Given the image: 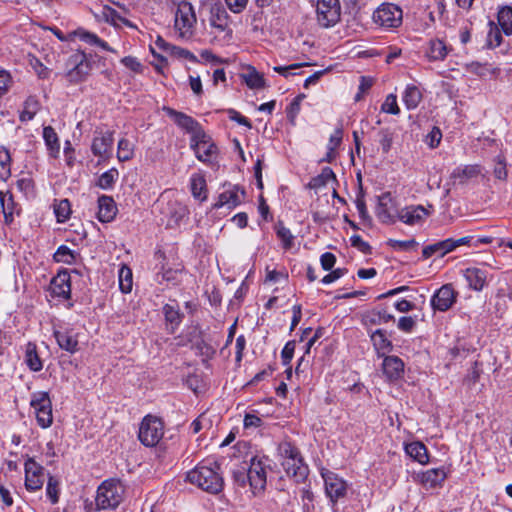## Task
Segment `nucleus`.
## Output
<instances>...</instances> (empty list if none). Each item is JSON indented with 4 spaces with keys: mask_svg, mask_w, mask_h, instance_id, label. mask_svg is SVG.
Instances as JSON below:
<instances>
[{
    "mask_svg": "<svg viewBox=\"0 0 512 512\" xmlns=\"http://www.w3.org/2000/svg\"><path fill=\"white\" fill-rule=\"evenodd\" d=\"M458 293L451 284L440 287L431 298V306L440 312L449 310L456 302Z\"/></svg>",
    "mask_w": 512,
    "mask_h": 512,
    "instance_id": "nucleus-13",
    "label": "nucleus"
},
{
    "mask_svg": "<svg viewBox=\"0 0 512 512\" xmlns=\"http://www.w3.org/2000/svg\"><path fill=\"white\" fill-rule=\"evenodd\" d=\"M124 485L115 479L104 481L97 489L96 506L98 509H115L123 501Z\"/></svg>",
    "mask_w": 512,
    "mask_h": 512,
    "instance_id": "nucleus-3",
    "label": "nucleus"
},
{
    "mask_svg": "<svg viewBox=\"0 0 512 512\" xmlns=\"http://www.w3.org/2000/svg\"><path fill=\"white\" fill-rule=\"evenodd\" d=\"M30 406L34 409L37 424L41 428L46 429L53 424L52 402L48 392L32 393Z\"/></svg>",
    "mask_w": 512,
    "mask_h": 512,
    "instance_id": "nucleus-5",
    "label": "nucleus"
},
{
    "mask_svg": "<svg viewBox=\"0 0 512 512\" xmlns=\"http://www.w3.org/2000/svg\"><path fill=\"white\" fill-rule=\"evenodd\" d=\"M278 451L282 461L291 460L301 455L298 448L288 441L281 442L278 446Z\"/></svg>",
    "mask_w": 512,
    "mask_h": 512,
    "instance_id": "nucleus-52",
    "label": "nucleus"
},
{
    "mask_svg": "<svg viewBox=\"0 0 512 512\" xmlns=\"http://www.w3.org/2000/svg\"><path fill=\"white\" fill-rule=\"evenodd\" d=\"M388 246H390L392 249L397 251H406L411 249L416 245V242L414 239L410 240H395V239H389L387 241Z\"/></svg>",
    "mask_w": 512,
    "mask_h": 512,
    "instance_id": "nucleus-59",
    "label": "nucleus"
},
{
    "mask_svg": "<svg viewBox=\"0 0 512 512\" xmlns=\"http://www.w3.org/2000/svg\"><path fill=\"white\" fill-rule=\"evenodd\" d=\"M122 64L128 69L132 70L136 73L142 72V64L137 60V58L132 56H126L121 60Z\"/></svg>",
    "mask_w": 512,
    "mask_h": 512,
    "instance_id": "nucleus-64",
    "label": "nucleus"
},
{
    "mask_svg": "<svg viewBox=\"0 0 512 512\" xmlns=\"http://www.w3.org/2000/svg\"><path fill=\"white\" fill-rule=\"evenodd\" d=\"M113 143L114 137L112 132L96 133L91 144V151L94 156L106 160L111 155Z\"/></svg>",
    "mask_w": 512,
    "mask_h": 512,
    "instance_id": "nucleus-15",
    "label": "nucleus"
},
{
    "mask_svg": "<svg viewBox=\"0 0 512 512\" xmlns=\"http://www.w3.org/2000/svg\"><path fill=\"white\" fill-rule=\"evenodd\" d=\"M24 469L26 489L31 492L40 490L44 484V468L33 458H29L25 462Z\"/></svg>",
    "mask_w": 512,
    "mask_h": 512,
    "instance_id": "nucleus-12",
    "label": "nucleus"
},
{
    "mask_svg": "<svg viewBox=\"0 0 512 512\" xmlns=\"http://www.w3.org/2000/svg\"><path fill=\"white\" fill-rule=\"evenodd\" d=\"M382 371L388 381H396L403 377L404 362L397 356H384Z\"/></svg>",
    "mask_w": 512,
    "mask_h": 512,
    "instance_id": "nucleus-22",
    "label": "nucleus"
},
{
    "mask_svg": "<svg viewBox=\"0 0 512 512\" xmlns=\"http://www.w3.org/2000/svg\"><path fill=\"white\" fill-rule=\"evenodd\" d=\"M12 84L11 74L4 69L0 70V98H2L9 90Z\"/></svg>",
    "mask_w": 512,
    "mask_h": 512,
    "instance_id": "nucleus-60",
    "label": "nucleus"
},
{
    "mask_svg": "<svg viewBox=\"0 0 512 512\" xmlns=\"http://www.w3.org/2000/svg\"><path fill=\"white\" fill-rule=\"evenodd\" d=\"M168 221L169 227L177 226L180 221L187 215V208L181 203L174 201L169 202Z\"/></svg>",
    "mask_w": 512,
    "mask_h": 512,
    "instance_id": "nucleus-37",
    "label": "nucleus"
},
{
    "mask_svg": "<svg viewBox=\"0 0 512 512\" xmlns=\"http://www.w3.org/2000/svg\"><path fill=\"white\" fill-rule=\"evenodd\" d=\"M177 5L175 28L181 38L188 39L193 35L196 15L190 2H173Z\"/></svg>",
    "mask_w": 512,
    "mask_h": 512,
    "instance_id": "nucleus-7",
    "label": "nucleus"
},
{
    "mask_svg": "<svg viewBox=\"0 0 512 512\" xmlns=\"http://www.w3.org/2000/svg\"><path fill=\"white\" fill-rule=\"evenodd\" d=\"M29 63L39 78L47 79L49 77L50 70L37 57H32Z\"/></svg>",
    "mask_w": 512,
    "mask_h": 512,
    "instance_id": "nucleus-57",
    "label": "nucleus"
},
{
    "mask_svg": "<svg viewBox=\"0 0 512 512\" xmlns=\"http://www.w3.org/2000/svg\"><path fill=\"white\" fill-rule=\"evenodd\" d=\"M405 452L420 464H426L429 461L427 448L422 442L414 441L407 444L405 446Z\"/></svg>",
    "mask_w": 512,
    "mask_h": 512,
    "instance_id": "nucleus-33",
    "label": "nucleus"
},
{
    "mask_svg": "<svg viewBox=\"0 0 512 512\" xmlns=\"http://www.w3.org/2000/svg\"><path fill=\"white\" fill-rule=\"evenodd\" d=\"M209 22L218 33H224L229 38L232 36L230 16L223 6L215 4L211 7Z\"/></svg>",
    "mask_w": 512,
    "mask_h": 512,
    "instance_id": "nucleus-14",
    "label": "nucleus"
},
{
    "mask_svg": "<svg viewBox=\"0 0 512 512\" xmlns=\"http://www.w3.org/2000/svg\"><path fill=\"white\" fill-rule=\"evenodd\" d=\"M227 8L235 14L242 13L249 2V0H224Z\"/></svg>",
    "mask_w": 512,
    "mask_h": 512,
    "instance_id": "nucleus-62",
    "label": "nucleus"
},
{
    "mask_svg": "<svg viewBox=\"0 0 512 512\" xmlns=\"http://www.w3.org/2000/svg\"><path fill=\"white\" fill-rule=\"evenodd\" d=\"M77 35H78L80 40H82V41H84V42H86V43H88L90 45H95V46H98V47L102 48L105 51L116 53V50L111 48L106 41L100 39L94 33L87 32V31H84V30H80V31L77 32Z\"/></svg>",
    "mask_w": 512,
    "mask_h": 512,
    "instance_id": "nucleus-40",
    "label": "nucleus"
},
{
    "mask_svg": "<svg viewBox=\"0 0 512 512\" xmlns=\"http://www.w3.org/2000/svg\"><path fill=\"white\" fill-rule=\"evenodd\" d=\"M119 288L121 292L127 294L132 291L133 275L131 269L122 265L118 271Z\"/></svg>",
    "mask_w": 512,
    "mask_h": 512,
    "instance_id": "nucleus-41",
    "label": "nucleus"
},
{
    "mask_svg": "<svg viewBox=\"0 0 512 512\" xmlns=\"http://www.w3.org/2000/svg\"><path fill=\"white\" fill-rule=\"evenodd\" d=\"M277 237L282 241L284 249H290L293 246L294 236L291 231L286 228L281 221L275 226Z\"/></svg>",
    "mask_w": 512,
    "mask_h": 512,
    "instance_id": "nucleus-49",
    "label": "nucleus"
},
{
    "mask_svg": "<svg viewBox=\"0 0 512 512\" xmlns=\"http://www.w3.org/2000/svg\"><path fill=\"white\" fill-rule=\"evenodd\" d=\"M317 21L320 26L330 28L336 25L341 16L339 0H318L316 4Z\"/></svg>",
    "mask_w": 512,
    "mask_h": 512,
    "instance_id": "nucleus-9",
    "label": "nucleus"
},
{
    "mask_svg": "<svg viewBox=\"0 0 512 512\" xmlns=\"http://www.w3.org/2000/svg\"><path fill=\"white\" fill-rule=\"evenodd\" d=\"M247 480L253 494L264 490L266 486V459L258 456L251 458L249 468L247 469Z\"/></svg>",
    "mask_w": 512,
    "mask_h": 512,
    "instance_id": "nucleus-11",
    "label": "nucleus"
},
{
    "mask_svg": "<svg viewBox=\"0 0 512 512\" xmlns=\"http://www.w3.org/2000/svg\"><path fill=\"white\" fill-rule=\"evenodd\" d=\"M428 215L429 212L422 205H411L400 209L396 218L407 225L413 226L422 224Z\"/></svg>",
    "mask_w": 512,
    "mask_h": 512,
    "instance_id": "nucleus-16",
    "label": "nucleus"
},
{
    "mask_svg": "<svg viewBox=\"0 0 512 512\" xmlns=\"http://www.w3.org/2000/svg\"><path fill=\"white\" fill-rule=\"evenodd\" d=\"M286 474L297 483L303 482L308 475V466L304 463L301 455L294 459L282 461Z\"/></svg>",
    "mask_w": 512,
    "mask_h": 512,
    "instance_id": "nucleus-19",
    "label": "nucleus"
},
{
    "mask_svg": "<svg viewBox=\"0 0 512 512\" xmlns=\"http://www.w3.org/2000/svg\"><path fill=\"white\" fill-rule=\"evenodd\" d=\"M11 175V156L7 149L0 147V178L5 180Z\"/></svg>",
    "mask_w": 512,
    "mask_h": 512,
    "instance_id": "nucleus-50",
    "label": "nucleus"
},
{
    "mask_svg": "<svg viewBox=\"0 0 512 512\" xmlns=\"http://www.w3.org/2000/svg\"><path fill=\"white\" fill-rule=\"evenodd\" d=\"M370 338L379 357L387 356V353L393 348L392 342L387 338L385 331L382 329L375 330Z\"/></svg>",
    "mask_w": 512,
    "mask_h": 512,
    "instance_id": "nucleus-30",
    "label": "nucleus"
},
{
    "mask_svg": "<svg viewBox=\"0 0 512 512\" xmlns=\"http://www.w3.org/2000/svg\"><path fill=\"white\" fill-rule=\"evenodd\" d=\"M43 138L46 146L48 147L49 154L52 157H56L60 150V144L57 133L51 126L44 127Z\"/></svg>",
    "mask_w": 512,
    "mask_h": 512,
    "instance_id": "nucleus-39",
    "label": "nucleus"
},
{
    "mask_svg": "<svg viewBox=\"0 0 512 512\" xmlns=\"http://www.w3.org/2000/svg\"><path fill=\"white\" fill-rule=\"evenodd\" d=\"M134 156V145L128 139H120L117 147V158L124 162L132 159Z\"/></svg>",
    "mask_w": 512,
    "mask_h": 512,
    "instance_id": "nucleus-48",
    "label": "nucleus"
},
{
    "mask_svg": "<svg viewBox=\"0 0 512 512\" xmlns=\"http://www.w3.org/2000/svg\"><path fill=\"white\" fill-rule=\"evenodd\" d=\"M164 423L153 415H146L140 423L138 438L146 447H154L163 438Z\"/></svg>",
    "mask_w": 512,
    "mask_h": 512,
    "instance_id": "nucleus-4",
    "label": "nucleus"
},
{
    "mask_svg": "<svg viewBox=\"0 0 512 512\" xmlns=\"http://www.w3.org/2000/svg\"><path fill=\"white\" fill-rule=\"evenodd\" d=\"M452 238L427 245L422 250V256L424 259H428L432 256L444 257L446 254L453 251Z\"/></svg>",
    "mask_w": 512,
    "mask_h": 512,
    "instance_id": "nucleus-29",
    "label": "nucleus"
},
{
    "mask_svg": "<svg viewBox=\"0 0 512 512\" xmlns=\"http://www.w3.org/2000/svg\"><path fill=\"white\" fill-rule=\"evenodd\" d=\"M463 276L469 288L474 291L483 290L487 282V271L477 267L466 268L463 271Z\"/></svg>",
    "mask_w": 512,
    "mask_h": 512,
    "instance_id": "nucleus-26",
    "label": "nucleus"
},
{
    "mask_svg": "<svg viewBox=\"0 0 512 512\" xmlns=\"http://www.w3.org/2000/svg\"><path fill=\"white\" fill-rule=\"evenodd\" d=\"M92 62L82 51H76L68 56L65 62L64 77L70 84L84 82L92 71Z\"/></svg>",
    "mask_w": 512,
    "mask_h": 512,
    "instance_id": "nucleus-2",
    "label": "nucleus"
},
{
    "mask_svg": "<svg viewBox=\"0 0 512 512\" xmlns=\"http://www.w3.org/2000/svg\"><path fill=\"white\" fill-rule=\"evenodd\" d=\"M169 55L175 56L177 58H184L191 62H195L197 60L196 56L192 52L175 45H173V47L171 48Z\"/></svg>",
    "mask_w": 512,
    "mask_h": 512,
    "instance_id": "nucleus-63",
    "label": "nucleus"
},
{
    "mask_svg": "<svg viewBox=\"0 0 512 512\" xmlns=\"http://www.w3.org/2000/svg\"><path fill=\"white\" fill-rule=\"evenodd\" d=\"M16 186L26 197L35 195V184L31 177H22L16 181Z\"/></svg>",
    "mask_w": 512,
    "mask_h": 512,
    "instance_id": "nucleus-54",
    "label": "nucleus"
},
{
    "mask_svg": "<svg viewBox=\"0 0 512 512\" xmlns=\"http://www.w3.org/2000/svg\"><path fill=\"white\" fill-rule=\"evenodd\" d=\"M173 47L172 44L168 43L165 39H163L161 36H157L154 45H150V51L153 54L154 57L158 58L160 61H165L164 56L159 54L156 49L159 51L165 52L167 54H170L171 48Z\"/></svg>",
    "mask_w": 512,
    "mask_h": 512,
    "instance_id": "nucleus-51",
    "label": "nucleus"
},
{
    "mask_svg": "<svg viewBox=\"0 0 512 512\" xmlns=\"http://www.w3.org/2000/svg\"><path fill=\"white\" fill-rule=\"evenodd\" d=\"M53 208L59 223H63L69 219L71 214V204L68 199L55 200Z\"/></svg>",
    "mask_w": 512,
    "mask_h": 512,
    "instance_id": "nucleus-44",
    "label": "nucleus"
},
{
    "mask_svg": "<svg viewBox=\"0 0 512 512\" xmlns=\"http://www.w3.org/2000/svg\"><path fill=\"white\" fill-rule=\"evenodd\" d=\"M41 104L36 96H29L23 103V109L20 112L19 119L21 122L31 121L40 110Z\"/></svg>",
    "mask_w": 512,
    "mask_h": 512,
    "instance_id": "nucleus-34",
    "label": "nucleus"
},
{
    "mask_svg": "<svg viewBox=\"0 0 512 512\" xmlns=\"http://www.w3.org/2000/svg\"><path fill=\"white\" fill-rule=\"evenodd\" d=\"M321 476L325 484V493L333 504L346 496L348 484L343 478L328 469H322Z\"/></svg>",
    "mask_w": 512,
    "mask_h": 512,
    "instance_id": "nucleus-10",
    "label": "nucleus"
},
{
    "mask_svg": "<svg viewBox=\"0 0 512 512\" xmlns=\"http://www.w3.org/2000/svg\"><path fill=\"white\" fill-rule=\"evenodd\" d=\"M375 213L382 223L391 224L395 222L397 214L395 215L393 212V200L390 193L379 196Z\"/></svg>",
    "mask_w": 512,
    "mask_h": 512,
    "instance_id": "nucleus-20",
    "label": "nucleus"
},
{
    "mask_svg": "<svg viewBox=\"0 0 512 512\" xmlns=\"http://www.w3.org/2000/svg\"><path fill=\"white\" fill-rule=\"evenodd\" d=\"M498 24L506 35H512V7L504 6L498 11Z\"/></svg>",
    "mask_w": 512,
    "mask_h": 512,
    "instance_id": "nucleus-43",
    "label": "nucleus"
},
{
    "mask_svg": "<svg viewBox=\"0 0 512 512\" xmlns=\"http://www.w3.org/2000/svg\"><path fill=\"white\" fill-rule=\"evenodd\" d=\"M449 51L450 49L444 41L431 39L427 44L425 54L430 61H440L444 60Z\"/></svg>",
    "mask_w": 512,
    "mask_h": 512,
    "instance_id": "nucleus-31",
    "label": "nucleus"
},
{
    "mask_svg": "<svg viewBox=\"0 0 512 512\" xmlns=\"http://www.w3.org/2000/svg\"><path fill=\"white\" fill-rule=\"evenodd\" d=\"M373 21L384 29L398 28L403 21L402 9L392 3L381 4L373 13Z\"/></svg>",
    "mask_w": 512,
    "mask_h": 512,
    "instance_id": "nucleus-8",
    "label": "nucleus"
},
{
    "mask_svg": "<svg viewBox=\"0 0 512 512\" xmlns=\"http://www.w3.org/2000/svg\"><path fill=\"white\" fill-rule=\"evenodd\" d=\"M118 176L119 173L117 169L113 168L108 171H105L99 176L96 185L103 190L112 189L116 180L118 179Z\"/></svg>",
    "mask_w": 512,
    "mask_h": 512,
    "instance_id": "nucleus-47",
    "label": "nucleus"
},
{
    "mask_svg": "<svg viewBox=\"0 0 512 512\" xmlns=\"http://www.w3.org/2000/svg\"><path fill=\"white\" fill-rule=\"evenodd\" d=\"M381 110L388 114H398L400 109L397 104V97L394 94H389L383 102Z\"/></svg>",
    "mask_w": 512,
    "mask_h": 512,
    "instance_id": "nucleus-56",
    "label": "nucleus"
},
{
    "mask_svg": "<svg viewBox=\"0 0 512 512\" xmlns=\"http://www.w3.org/2000/svg\"><path fill=\"white\" fill-rule=\"evenodd\" d=\"M0 204L6 224H11L14 217L21 213V206L14 200L10 191H0Z\"/></svg>",
    "mask_w": 512,
    "mask_h": 512,
    "instance_id": "nucleus-21",
    "label": "nucleus"
},
{
    "mask_svg": "<svg viewBox=\"0 0 512 512\" xmlns=\"http://www.w3.org/2000/svg\"><path fill=\"white\" fill-rule=\"evenodd\" d=\"M244 195L243 190H240L237 186H233L219 194L213 207L216 209L222 207L233 209L241 203Z\"/></svg>",
    "mask_w": 512,
    "mask_h": 512,
    "instance_id": "nucleus-23",
    "label": "nucleus"
},
{
    "mask_svg": "<svg viewBox=\"0 0 512 512\" xmlns=\"http://www.w3.org/2000/svg\"><path fill=\"white\" fill-rule=\"evenodd\" d=\"M103 15L108 21L110 20L113 23H115L116 21H121L128 27H134L133 24L129 20L123 19L118 14V12L111 7L104 6L103 7Z\"/></svg>",
    "mask_w": 512,
    "mask_h": 512,
    "instance_id": "nucleus-58",
    "label": "nucleus"
},
{
    "mask_svg": "<svg viewBox=\"0 0 512 512\" xmlns=\"http://www.w3.org/2000/svg\"><path fill=\"white\" fill-rule=\"evenodd\" d=\"M51 295L59 297L64 300L70 299L71 296V283L70 275L68 272H59L55 277L52 278L50 283Z\"/></svg>",
    "mask_w": 512,
    "mask_h": 512,
    "instance_id": "nucleus-18",
    "label": "nucleus"
},
{
    "mask_svg": "<svg viewBox=\"0 0 512 512\" xmlns=\"http://www.w3.org/2000/svg\"><path fill=\"white\" fill-rule=\"evenodd\" d=\"M163 110L166 113V115L170 117L177 126L186 130L188 133L195 135L197 131L203 130L200 124L191 116L183 112L176 111L175 109L170 107H164Z\"/></svg>",
    "mask_w": 512,
    "mask_h": 512,
    "instance_id": "nucleus-17",
    "label": "nucleus"
},
{
    "mask_svg": "<svg viewBox=\"0 0 512 512\" xmlns=\"http://www.w3.org/2000/svg\"><path fill=\"white\" fill-rule=\"evenodd\" d=\"M447 478L444 468H432L420 475V482L425 489H434L441 487Z\"/></svg>",
    "mask_w": 512,
    "mask_h": 512,
    "instance_id": "nucleus-27",
    "label": "nucleus"
},
{
    "mask_svg": "<svg viewBox=\"0 0 512 512\" xmlns=\"http://www.w3.org/2000/svg\"><path fill=\"white\" fill-rule=\"evenodd\" d=\"M246 85L251 89H262L265 87V79L262 74L258 73L254 68L243 75Z\"/></svg>",
    "mask_w": 512,
    "mask_h": 512,
    "instance_id": "nucleus-46",
    "label": "nucleus"
},
{
    "mask_svg": "<svg viewBox=\"0 0 512 512\" xmlns=\"http://www.w3.org/2000/svg\"><path fill=\"white\" fill-rule=\"evenodd\" d=\"M482 174V167L479 164L461 165L456 167L451 178L459 184H466Z\"/></svg>",
    "mask_w": 512,
    "mask_h": 512,
    "instance_id": "nucleus-25",
    "label": "nucleus"
},
{
    "mask_svg": "<svg viewBox=\"0 0 512 512\" xmlns=\"http://www.w3.org/2000/svg\"><path fill=\"white\" fill-rule=\"evenodd\" d=\"M163 314L171 333H174L181 324L183 314L180 312L179 305L176 301L167 303L163 306Z\"/></svg>",
    "mask_w": 512,
    "mask_h": 512,
    "instance_id": "nucleus-28",
    "label": "nucleus"
},
{
    "mask_svg": "<svg viewBox=\"0 0 512 512\" xmlns=\"http://www.w3.org/2000/svg\"><path fill=\"white\" fill-rule=\"evenodd\" d=\"M190 147L196 158L203 163L212 162L218 154V148L212 138L204 130L197 131L191 136Z\"/></svg>",
    "mask_w": 512,
    "mask_h": 512,
    "instance_id": "nucleus-6",
    "label": "nucleus"
},
{
    "mask_svg": "<svg viewBox=\"0 0 512 512\" xmlns=\"http://www.w3.org/2000/svg\"><path fill=\"white\" fill-rule=\"evenodd\" d=\"M190 188L192 195L201 201L207 199L206 179L204 175L195 173L190 178Z\"/></svg>",
    "mask_w": 512,
    "mask_h": 512,
    "instance_id": "nucleus-36",
    "label": "nucleus"
},
{
    "mask_svg": "<svg viewBox=\"0 0 512 512\" xmlns=\"http://www.w3.org/2000/svg\"><path fill=\"white\" fill-rule=\"evenodd\" d=\"M59 492V481L55 477L49 476L46 486V495L52 504H56L59 501Z\"/></svg>",
    "mask_w": 512,
    "mask_h": 512,
    "instance_id": "nucleus-53",
    "label": "nucleus"
},
{
    "mask_svg": "<svg viewBox=\"0 0 512 512\" xmlns=\"http://www.w3.org/2000/svg\"><path fill=\"white\" fill-rule=\"evenodd\" d=\"M55 262L71 265L76 261V253L66 245L58 247L53 255Z\"/></svg>",
    "mask_w": 512,
    "mask_h": 512,
    "instance_id": "nucleus-45",
    "label": "nucleus"
},
{
    "mask_svg": "<svg viewBox=\"0 0 512 512\" xmlns=\"http://www.w3.org/2000/svg\"><path fill=\"white\" fill-rule=\"evenodd\" d=\"M186 480L211 494H217L223 489V478L215 461H202L186 475Z\"/></svg>",
    "mask_w": 512,
    "mask_h": 512,
    "instance_id": "nucleus-1",
    "label": "nucleus"
},
{
    "mask_svg": "<svg viewBox=\"0 0 512 512\" xmlns=\"http://www.w3.org/2000/svg\"><path fill=\"white\" fill-rule=\"evenodd\" d=\"M407 109H415L422 100V93L415 85H408L402 96Z\"/></svg>",
    "mask_w": 512,
    "mask_h": 512,
    "instance_id": "nucleus-38",
    "label": "nucleus"
},
{
    "mask_svg": "<svg viewBox=\"0 0 512 512\" xmlns=\"http://www.w3.org/2000/svg\"><path fill=\"white\" fill-rule=\"evenodd\" d=\"M97 218L102 223H108L114 220L117 215L118 208L111 196L102 195L98 198Z\"/></svg>",
    "mask_w": 512,
    "mask_h": 512,
    "instance_id": "nucleus-24",
    "label": "nucleus"
},
{
    "mask_svg": "<svg viewBox=\"0 0 512 512\" xmlns=\"http://www.w3.org/2000/svg\"><path fill=\"white\" fill-rule=\"evenodd\" d=\"M335 180L336 176L333 170L329 167H324L318 176L311 179L309 186L313 189H319L323 186H326L329 182H333Z\"/></svg>",
    "mask_w": 512,
    "mask_h": 512,
    "instance_id": "nucleus-42",
    "label": "nucleus"
},
{
    "mask_svg": "<svg viewBox=\"0 0 512 512\" xmlns=\"http://www.w3.org/2000/svg\"><path fill=\"white\" fill-rule=\"evenodd\" d=\"M415 325H416V321L411 316H403L398 320V323H397L398 329L405 333L412 332Z\"/></svg>",
    "mask_w": 512,
    "mask_h": 512,
    "instance_id": "nucleus-61",
    "label": "nucleus"
},
{
    "mask_svg": "<svg viewBox=\"0 0 512 512\" xmlns=\"http://www.w3.org/2000/svg\"><path fill=\"white\" fill-rule=\"evenodd\" d=\"M54 337L59 347L71 354L78 351V340L74 333L71 331H54Z\"/></svg>",
    "mask_w": 512,
    "mask_h": 512,
    "instance_id": "nucleus-32",
    "label": "nucleus"
},
{
    "mask_svg": "<svg viewBox=\"0 0 512 512\" xmlns=\"http://www.w3.org/2000/svg\"><path fill=\"white\" fill-rule=\"evenodd\" d=\"M25 363L29 369L34 372L42 370L43 363L39 357L35 343L28 342L25 346Z\"/></svg>",
    "mask_w": 512,
    "mask_h": 512,
    "instance_id": "nucleus-35",
    "label": "nucleus"
},
{
    "mask_svg": "<svg viewBox=\"0 0 512 512\" xmlns=\"http://www.w3.org/2000/svg\"><path fill=\"white\" fill-rule=\"evenodd\" d=\"M379 143L382 148V152L387 154L393 143V133L388 129H382L379 131Z\"/></svg>",
    "mask_w": 512,
    "mask_h": 512,
    "instance_id": "nucleus-55",
    "label": "nucleus"
}]
</instances>
